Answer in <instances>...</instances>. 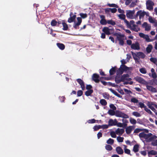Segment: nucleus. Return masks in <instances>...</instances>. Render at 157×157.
Returning a JSON list of instances; mask_svg holds the SVG:
<instances>
[{
    "label": "nucleus",
    "mask_w": 157,
    "mask_h": 157,
    "mask_svg": "<svg viewBox=\"0 0 157 157\" xmlns=\"http://www.w3.org/2000/svg\"><path fill=\"white\" fill-rule=\"evenodd\" d=\"M135 23V22L133 20H131L130 21V22H128V24H126V26L128 28H131L132 27V25H135L134 24Z\"/></svg>",
    "instance_id": "2f4dec72"
},
{
    "label": "nucleus",
    "mask_w": 157,
    "mask_h": 157,
    "mask_svg": "<svg viewBox=\"0 0 157 157\" xmlns=\"http://www.w3.org/2000/svg\"><path fill=\"white\" fill-rule=\"evenodd\" d=\"M121 77L122 80V82H124H124H125V80L129 81L132 80L131 78L129 77V75L128 74H124L121 75Z\"/></svg>",
    "instance_id": "6e6552de"
},
{
    "label": "nucleus",
    "mask_w": 157,
    "mask_h": 157,
    "mask_svg": "<svg viewBox=\"0 0 157 157\" xmlns=\"http://www.w3.org/2000/svg\"><path fill=\"white\" fill-rule=\"evenodd\" d=\"M144 38L145 39L146 41L147 42H149L152 41V40L149 38V36L145 34Z\"/></svg>",
    "instance_id": "a19ab883"
},
{
    "label": "nucleus",
    "mask_w": 157,
    "mask_h": 157,
    "mask_svg": "<svg viewBox=\"0 0 157 157\" xmlns=\"http://www.w3.org/2000/svg\"><path fill=\"white\" fill-rule=\"evenodd\" d=\"M139 145L137 144L134 145L133 151L135 152H136L139 151Z\"/></svg>",
    "instance_id": "7c9ffc66"
},
{
    "label": "nucleus",
    "mask_w": 157,
    "mask_h": 157,
    "mask_svg": "<svg viewBox=\"0 0 157 157\" xmlns=\"http://www.w3.org/2000/svg\"><path fill=\"white\" fill-rule=\"evenodd\" d=\"M101 128V126L100 125H95L94 127V130L95 131H96Z\"/></svg>",
    "instance_id": "09e8293b"
},
{
    "label": "nucleus",
    "mask_w": 157,
    "mask_h": 157,
    "mask_svg": "<svg viewBox=\"0 0 157 157\" xmlns=\"http://www.w3.org/2000/svg\"><path fill=\"white\" fill-rule=\"evenodd\" d=\"M62 24L63 27V30H67L68 28L67 25L65 22H62Z\"/></svg>",
    "instance_id": "473e14b6"
},
{
    "label": "nucleus",
    "mask_w": 157,
    "mask_h": 157,
    "mask_svg": "<svg viewBox=\"0 0 157 157\" xmlns=\"http://www.w3.org/2000/svg\"><path fill=\"white\" fill-rule=\"evenodd\" d=\"M130 122L132 124H136L137 122L136 120L134 118H130Z\"/></svg>",
    "instance_id": "c03bdc74"
},
{
    "label": "nucleus",
    "mask_w": 157,
    "mask_h": 157,
    "mask_svg": "<svg viewBox=\"0 0 157 157\" xmlns=\"http://www.w3.org/2000/svg\"><path fill=\"white\" fill-rule=\"evenodd\" d=\"M139 105L140 108H144V109L146 107V106L144 104L141 102H139Z\"/></svg>",
    "instance_id": "680f3d73"
},
{
    "label": "nucleus",
    "mask_w": 157,
    "mask_h": 157,
    "mask_svg": "<svg viewBox=\"0 0 157 157\" xmlns=\"http://www.w3.org/2000/svg\"><path fill=\"white\" fill-rule=\"evenodd\" d=\"M83 94V91L82 90H79L77 92V96L80 97Z\"/></svg>",
    "instance_id": "e2e57ef3"
},
{
    "label": "nucleus",
    "mask_w": 157,
    "mask_h": 157,
    "mask_svg": "<svg viewBox=\"0 0 157 157\" xmlns=\"http://www.w3.org/2000/svg\"><path fill=\"white\" fill-rule=\"evenodd\" d=\"M92 88V86L90 85H87L86 86V89L88 90H91Z\"/></svg>",
    "instance_id": "69168bd1"
},
{
    "label": "nucleus",
    "mask_w": 157,
    "mask_h": 157,
    "mask_svg": "<svg viewBox=\"0 0 157 157\" xmlns=\"http://www.w3.org/2000/svg\"><path fill=\"white\" fill-rule=\"evenodd\" d=\"M57 21L55 19L52 20L51 22V25L52 26H57Z\"/></svg>",
    "instance_id": "e433bc0d"
},
{
    "label": "nucleus",
    "mask_w": 157,
    "mask_h": 157,
    "mask_svg": "<svg viewBox=\"0 0 157 157\" xmlns=\"http://www.w3.org/2000/svg\"><path fill=\"white\" fill-rule=\"evenodd\" d=\"M80 25H79V24L77 23H74V25H73V27L75 29H79V26Z\"/></svg>",
    "instance_id": "052dcab7"
},
{
    "label": "nucleus",
    "mask_w": 157,
    "mask_h": 157,
    "mask_svg": "<svg viewBox=\"0 0 157 157\" xmlns=\"http://www.w3.org/2000/svg\"><path fill=\"white\" fill-rule=\"evenodd\" d=\"M146 12L144 11H142V10H139L137 12L136 15L135 16V18L137 17L138 16L139 17V19H141V18L144 17Z\"/></svg>",
    "instance_id": "423d86ee"
},
{
    "label": "nucleus",
    "mask_w": 157,
    "mask_h": 157,
    "mask_svg": "<svg viewBox=\"0 0 157 157\" xmlns=\"http://www.w3.org/2000/svg\"><path fill=\"white\" fill-rule=\"evenodd\" d=\"M115 115L117 117H122L124 118H129V116L128 115L119 111H116L115 113Z\"/></svg>",
    "instance_id": "20e7f679"
},
{
    "label": "nucleus",
    "mask_w": 157,
    "mask_h": 157,
    "mask_svg": "<svg viewBox=\"0 0 157 157\" xmlns=\"http://www.w3.org/2000/svg\"><path fill=\"white\" fill-rule=\"evenodd\" d=\"M118 17L119 18L122 20H123L124 21V22L126 24H128V21L125 19V14H121L118 15Z\"/></svg>",
    "instance_id": "aec40b11"
},
{
    "label": "nucleus",
    "mask_w": 157,
    "mask_h": 157,
    "mask_svg": "<svg viewBox=\"0 0 157 157\" xmlns=\"http://www.w3.org/2000/svg\"><path fill=\"white\" fill-rule=\"evenodd\" d=\"M99 75L96 73L94 74L92 76L93 80L97 83H98L100 81V80L99 79Z\"/></svg>",
    "instance_id": "f8f14e48"
},
{
    "label": "nucleus",
    "mask_w": 157,
    "mask_h": 157,
    "mask_svg": "<svg viewBox=\"0 0 157 157\" xmlns=\"http://www.w3.org/2000/svg\"><path fill=\"white\" fill-rule=\"evenodd\" d=\"M116 150L117 153L121 155L124 153L123 149L119 146L117 147Z\"/></svg>",
    "instance_id": "4be33fe9"
},
{
    "label": "nucleus",
    "mask_w": 157,
    "mask_h": 157,
    "mask_svg": "<svg viewBox=\"0 0 157 157\" xmlns=\"http://www.w3.org/2000/svg\"><path fill=\"white\" fill-rule=\"evenodd\" d=\"M147 9L151 11L153 10V6L154 5V2L151 0L147 1L146 2Z\"/></svg>",
    "instance_id": "39448f33"
},
{
    "label": "nucleus",
    "mask_w": 157,
    "mask_h": 157,
    "mask_svg": "<svg viewBox=\"0 0 157 157\" xmlns=\"http://www.w3.org/2000/svg\"><path fill=\"white\" fill-rule=\"evenodd\" d=\"M122 78L121 75H117L115 78V81L117 84H119L121 82H122Z\"/></svg>",
    "instance_id": "f3484780"
},
{
    "label": "nucleus",
    "mask_w": 157,
    "mask_h": 157,
    "mask_svg": "<svg viewBox=\"0 0 157 157\" xmlns=\"http://www.w3.org/2000/svg\"><path fill=\"white\" fill-rule=\"evenodd\" d=\"M56 45L61 50H63L65 48V46L63 44L57 43Z\"/></svg>",
    "instance_id": "a878e982"
},
{
    "label": "nucleus",
    "mask_w": 157,
    "mask_h": 157,
    "mask_svg": "<svg viewBox=\"0 0 157 157\" xmlns=\"http://www.w3.org/2000/svg\"><path fill=\"white\" fill-rule=\"evenodd\" d=\"M93 90H87L85 92V94L87 96H90L93 93Z\"/></svg>",
    "instance_id": "cd10ccee"
},
{
    "label": "nucleus",
    "mask_w": 157,
    "mask_h": 157,
    "mask_svg": "<svg viewBox=\"0 0 157 157\" xmlns=\"http://www.w3.org/2000/svg\"><path fill=\"white\" fill-rule=\"evenodd\" d=\"M135 80L139 82L146 85L147 84L146 82L143 78L137 76L134 78Z\"/></svg>",
    "instance_id": "1a4fd4ad"
},
{
    "label": "nucleus",
    "mask_w": 157,
    "mask_h": 157,
    "mask_svg": "<svg viewBox=\"0 0 157 157\" xmlns=\"http://www.w3.org/2000/svg\"><path fill=\"white\" fill-rule=\"evenodd\" d=\"M117 120L116 119L114 120L111 119L108 121V124L109 126H116L117 124Z\"/></svg>",
    "instance_id": "4468645a"
},
{
    "label": "nucleus",
    "mask_w": 157,
    "mask_h": 157,
    "mask_svg": "<svg viewBox=\"0 0 157 157\" xmlns=\"http://www.w3.org/2000/svg\"><path fill=\"white\" fill-rule=\"evenodd\" d=\"M144 109L146 112H147L149 114H150L151 115H153V113L151 112V111L150 110V109L147 108V107L145 108V109Z\"/></svg>",
    "instance_id": "bf43d9fd"
},
{
    "label": "nucleus",
    "mask_w": 157,
    "mask_h": 157,
    "mask_svg": "<svg viewBox=\"0 0 157 157\" xmlns=\"http://www.w3.org/2000/svg\"><path fill=\"white\" fill-rule=\"evenodd\" d=\"M135 12V11L134 10H133L132 11L130 10H127L126 14L127 17L130 19H133V16Z\"/></svg>",
    "instance_id": "9b49d317"
},
{
    "label": "nucleus",
    "mask_w": 157,
    "mask_h": 157,
    "mask_svg": "<svg viewBox=\"0 0 157 157\" xmlns=\"http://www.w3.org/2000/svg\"><path fill=\"white\" fill-rule=\"evenodd\" d=\"M107 23L112 25H116L115 22L112 19L107 20Z\"/></svg>",
    "instance_id": "ea45409f"
},
{
    "label": "nucleus",
    "mask_w": 157,
    "mask_h": 157,
    "mask_svg": "<svg viewBox=\"0 0 157 157\" xmlns=\"http://www.w3.org/2000/svg\"><path fill=\"white\" fill-rule=\"evenodd\" d=\"M152 49V45L150 44L146 48V51L148 53L151 52Z\"/></svg>",
    "instance_id": "bb28decb"
},
{
    "label": "nucleus",
    "mask_w": 157,
    "mask_h": 157,
    "mask_svg": "<svg viewBox=\"0 0 157 157\" xmlns=\"http://www.w3.org/2000/svg\"><path fill=\"white\" fill-rule=\"evenodd\" d=\"M131 102L134 103H137L139 102L138 100L136 98H132L131 100Z\"/></svg>",
    "instance_id": "3c124183"
},
{
    "label": "nucleus",
    "mask_w": 157,
    "mask_h": 157,
    "mask_svg": "<svg viewBox=\"0 0 157 157\" xmlns=\"http://www.w3.org/2000/svg\"><path fill=\"white\" fill-rule=\"evenodd\" d=\"M152 135V134L150 133H149L148 134L145 133L144 138L147 141V140H148V139L149 138V137L151 136Z\"/></svg>",
    "instance_id": "c85d7f7f"
},
{
    "label": "nucleus",
    "mask_w": 157,
    "mask_h": 157,
    "mask_svg": "<svg viewBox=\"0 0 157 157\" xmlns=\"http://www.w3.org/2000/svg\"><path fill=\"white\" fill-rule=\"evenodd\" d=\"M70 17L68 18L67 21L69 23H71L73 22L75 20L76 18V15H73V12H71L70 13Z\"/></svg>",
    "instance_id": "9d476101"
},
{
    "label": "nucleus",
    "mask_w": 157,
    "mask_h": 157,
    "mask_svg": "<svg viewBox=\"0 0 157 157\" xmlns=\"http://www.w3.org/2000/svg\"><path fill=\"white\" fill-rule=\"evenodd\" d=\"M108 113L109 115L111 116L115 115V112L114 110L111 109H110L109 110Z\"/></svg>",
    "instance_id": "58836bf2"
},
{
    "label": "nucleus",
    "mask_w": 157,
    "mask_h": 157,
    "mask_svg": "<svg viewBox=\"0 0 157 157\" xmlns=\"http://www.w3.org/2000/svg\"><path fill=\"white\" fill-rule=\"evenodd\" d=\"M131 48L134 50H139L140 49V45L138 42L132 44L131 46Z\"/></svg>",
    "instance_id": "2eb2a0df"
},
{
    "label": "nucleus",
    "mask_w": 157,
    "mask_h": 157,
    "mask_svg": "<svg viewBox=\"0 0 157 157\" xmlns=\"http://www.w3.org/2000/svg\"><path fill=\"white\" fill-rule=\"evenodd\" d=\"M106 149L108 151H111L113 148L112 147L109 145H106L105 146Z\"/></svg>",
    "instance_id": "49530a36"
},
{
    "label": "nucleus",
    "mask_w": 157,
    "mask_h": 157,
    "mask_svg": "<svg viewBox=\"0 0 157 157\" xmlns=\"http://www.w3.org/2000/svg\"><path fill=\"white\" fill-rule=\"evenodd\" d=\"M109 90L113 94H114L115 95L117 96L118 97L121 98V96L117 93L115 90L112 89V88L109 89Z\"/></svg>",
    "instance_id": "393cba45"
},
{
    "label": "nucleus",
    "mask_w": 157,
    "mask_h": 157,
    "mask_svg": "<svg viewBox=\"0 0 157 157\" xmlns=\"http://www.w3.org/2000/svg\"><path fill=\"white\" fill-rule=\"evenodd\" d=\"M76 81L80 85L82 90H84L85 89V86L83 81L80 78L77 79Z\"/></svg>",
    "instance_id": "ddd939ff"
},
{
    "label": "nucleus",
    "mask_w": 157,
    "mask_h": 157,
    "mask_svg": "<svg viewBox=\"0 0 157 157\" xmlns=\"http://www.w3.org/2000/svg\"><path fill=\"white\" fill-rule=\"evenodd\" d=\"M137 55L140 58L144 59L145 56V55L142 52H140L137 53Z\"/></svg>",
    "instance_id": "72a5a7b5"
},
{
    "label": "nucleus",
    "mask_w": 157,
    "mask_h": 157,
    "mask_svg": "<svg viewBox=\"0 0 157 157\" xmlns=\"http://www.w3.org/2000/svg\"><path fill=\"white\" fill-rule=\"evenodd\" d=\"M124 138L120 136H118L117 138V140L119 142H122L123 141Z\"/></svg>",
    "instance_id": "603ef678"
},
{
    "label": "nucleus",
    "mask_w": 157,
    "mask_h": 157,
    "mask_svg": "<svg viewBox=\"0 0 157 157\" xmlns=\"http://www.w3.org/2000/svg\"><path fill=\"white\" fill-rule=\"evenodd\" d=\"M137 26L136 25H133L132 27H131V28H129L131 30H133L136 32H137L140 30V29L139 28H136Z\"/></svg>",
    "instance_id": "b1692460"
},
{
    "label": "nucleus",
    "mask_w": 157,
    "mask_h": 157,
    "mask_svg": "<svg viewBox=\"0 0 157 157\" xmlns=\"http://www.w3.org/2000/svg\"><path fill=\"white\" fill-rule=\"evenodd\" d=\"M108 6L110 7H115L117 8H118V6L115 4L109 3L108 4Z\"/></svg>",
    "instance_id": "4d7b16f0"
},
{
    "label": "nucleus",
    "mask_w": 157,
    "mask_h": 157,
    "mask_svg": "<svg viewBox=\"0 0 157 157\" xmlns=\"http://www.w3.org/2000/svg\"><path fill=\"white\" fill-rule=\"evenodd\" d=\"M133 129L132 126H130L128 127L126 129V133L128 134H130L132 132Z\"/></svg>",
    "instance_id": "5701e85b"
},
{
    "label": "nucleus",
    "mask_w": 157,
    "mask_h": 157,
    "mask_svg": "<svg viewBox=\"0 0 157 157\" xmlns=\"http://www.w3.org/2000/svg\"><path fill=\"white\" fill-rule=\"evenodd\" d=\"M142 131H143L142 129L137 128L134 130V133H137Z\"/></svg>",
    "instance_id": "6e6d98bb"
},
{
    "label": "nucleus",
    "mask_w": 157,
    "mask_h": 157,
    "mask_svg": "<svg viewBox=\"0 0 157 157\" xmlns=\"http://www.w3.org/2000/svg\"><path fill=\"white\" fill-rule=\"evenodd\" d=\"M109 107L111 108L113 110H116V107L113 104H111L110 105Z\"/></svg>",
    "instance_id": "338daca9"
},
{
    "label": "nucleus",
    "mask_w": 157,
    "mask_h": 157,
    "mask_svg": "<svg viewBox=\"0 0 157 157\" xmlns=\"http://www.w3.org/2000/svg\"><path fill=\"white\" fill-rule=\"evenodd\" d=\"M148 20L149 22L151 23H155L157 22V21L151 17H149L148 18Z\"/></svg>",
    "instance_id": "f704fd0d"
},
{
    "label": "nucleus",
    "mask_w": 157,
    "mask_h": 157,
    "mask_svg": "<svg viewBox=\"0 0 157 157\" xmlns=\"http://www.w3.org/2000/svg\"><path fill=\"white\" fill-rule=\"evenodd\" d=\"M132 114L136 117H140L141 116V114L137 112H133L132 113Z\"/></svg>",
    "instance_id": "79ce46f5"
},
{
    "label": "nucleus",
    "mask_w": 157,
    "mask_h": 157,
    "mask_svg": "<svg viewBox=\"0 0 157 157\" xmlns=\"http://www.w3.org/2000/svg\"><path fill=\"white\" fill-rule=\"evenodd\" d=\"M114 142V140L113 139L111 138L109 139L107 141V143L108 144L112 145Z\"/></svg>",
    "instance_id": "37998d69"
},
{
    "label": "nucleus",
    "mask_w": 157,
    "mask_h": 157,
    "mask_svg": "<svg viewBox=\"0 0 157 157\" xmlns=\"http://www.w3.org/2000/svg\"><path fill=\"white\" fill-rule=\"evenodd\" d=\"M151 144L153 146H157V140H156L155 141L152 142L151 143Z\"/></svg>",
    "instance_id": "774afa93"
},
{
    "label": "nucleus",
    "mask_w": 157,
    "mask_h": 157,
    "mask_svg": "<svg viewBox=\"0 0 157 157\" xmlns=\"http://www.w3.org/2000/svg\"><path fill=\"white\" fill-rule=\"evenodd\" d=\"M148 154L153 155H155L157 154V152L154 150H152L148 152Z\"/></svg>",
    "instance_id": "a18cd8bd"
},
{
    "label": "nucleus",
    "mask_w": 157,
    "mask_h": 157,
    "mask_svg": "<svg viewBox=\"0 0 157 157\" xmlns=\"http://www.w3.org/2000/svg\"><path fill=\"white\" fill-rule=\"evenodd\" d=\"M116 131L115 132L114 131H112L110 132V135L111 136L114 138H115L116 137Z\"/></svg>",
    "instance_id": "864d4df0"
},
{
    "label": "nucleus",
    "mask_w": 157,
    "mask_h": 157,
    "mask_svg": "<svg viewBox=\"0 0 157 157\" xmlns=\"http://www.w3.org/2000/svg\"><path fill=\"white\" fill-rule=\"evenodd\" d=\"M150 60L151 61L155 64H156V62L157 61V59L155 58L151 57L150 59Z\"/></svg>",
    "instance_id": "5fc2aeb1"
},
{
    "label": "nucleus",
    "mask_w": 157,
    "mask_h": 157,
    "mask_svg": "<svg viewBox=\"0 0 157 157\" xmlns=\"http://www.w3.org/2000/svg\"><path fill=\"white\" fill-rule=\"evenodd\" d=\"M79 15L81 17V18H86L87 16V15L86 13H80Z\"/></svg>",
    "instance_id": "de8ad7c7"
},
{
    "label": "nucleus",
    "mask_w": 157,
    "mask_h": 157,
    "mask_svg": "<svg viewBox=\"0 0 157 157\" xmlns=\"http://www.w3.org/2000/svg\"><path fill=\"white\" fill-rule=\"evenodd\" d=\"M101 20L100 21V23L102 25H106L107 23V21H106L105 19V16L103 15H101L100 16Z\"/></svg>",
    "instance_id": "dca6fc26"
},
{
    "label": "nucleus",
    "mask_w": 157,
    "mask_h": 157,
    "mask_svg": "<svg viewBox=\"0 0 157 157\" xmlns=\"http://www.w3.org/2000/svg\"><path fill=\"white\" fill-rule=\"evenodd\" d=\"M129 70V68L124 65H121L120 67L117 70V75H122L124 71H127Z\"/></svg>",
    "instance_id": "f257e3e1"
},
{
    "label": "nucleus",
    "mask_w": 157,
    "mask_h": 157,
    "mask_svg": "<svg viewBox=\"0 0 157 157\" xmlns=\"http://www.w3.org/2000/svg\"><path fill=\"white\" fill-rule=\"evenodd\" d=\"M77 19L78 21V22L77 23L80 25L82 22V20L81 18L80 17H77Z\"/></svg>",
    "instance_id": "0e129e2a"
},
{
    "label": "nucleus",
    "mask_w": 157,
    "mask_h": 157,
    "mask_svg": "<svg viewBox=\"0 0 157 157\" xmlns=\"http://www.w3.org/2000/svg\"><path fill=\"white\" fill-rule=\"evenodd\" d=\"M114 35L117 36V39L119 41V44L121 46H123L124 44V36L123 34L118 33H115Z\"/></svg>",
    "instance_id": "f03ea898"
},
{
    "label": "nucleus",
    "mask_w": 157,
    "mask_h": 157,
    "mask_svg": "<svg viewBox=\"0 0 157 157\" xmlns=\"http://www.w3.org/2000/svg\"><path fill=\"white\" fill-rule=\"evenodd\" d=\"M153 105L156 109H157V105L156 104L155 102H151L148 105V106L149 108H150L152 111H153L155 113V114L157 113L156 110L152 106Z\"/></svg>",
    "instance_id": "0eeeda50"
},
{
    "label": "nucleus",
    "mask_w": 157,
    "mask_h": 157,
    "mask_svg": "<svg viewBox=\"0 0 157 157\" xmlns=\"http://www.w3.org/2000/svg\"><path fill=\"white\" fill-rule=\"evenodd\" d=\"M100 102L101 104L103 106L106 105L107 104L106 101L104 99H102L100 100Z\"/></svg>",
    "instance_id": "c9c22d12"
},
{
    "label": "nucleus",
    "mask_w": 157,
    "mask_h": 157,
    "mask_svg": "<svg viewBox=\"0 0 157 157\" xmlns=\"http://www.w3.org/2000/svg\"><path fill=\"white\" fill-rule=\"evenodd\" d=\"M117 66H115L112 67L109 71V74L110 75H114L116 72H117Z\"/></svg>",
    "instance_id": "6ab92c4d"
},
{
    "label": "nucleus",
    "mask_w": 157,
    "mask_h": 157,
    "mask_svg": "<svg viewBox=\"0 0 157 157\" xmlns=\"http://www.w3.org/2000/svg\"><path fill=\"white\" fill-rule=\"evenodd\" d=\"M140 72L144 74H146L147 73V71L145 68H142L140 69Z\"/></svg>",
    "instance_id": "13d9d810"
},
{
    "label": "nucleus",
    "mask_w": 157,
    "mask_h": 157,
    "mask_svg": "<svg viewBox=\"0 0 157 157\" xmlns=\"http://www.w3.org/2000/svg\"><path fill=\"white\" fill-rule=\"evenodd\" d=\"M124 152L125 153L128 154L129 155H131V154H130V151L129 149H127V146L126 145H124Z\"/></svg>",
    "instance_id": "4c0bfd02"
},
{
    "label": "nucleus",
    "mask_w": 157,
    "mask_h": 157,
    "mask_svg": "<svg viewBox=\"0 0 157 157\" xmlns=\"http://www.w3.org/2000/svg\"><path fill=\"white\" fill-rule=\"evenodd\" d=\"M157 138V136H156L155 135H152L151 136L149 137V138L148 139V140H147V142H150V141H152Z\"/></svg>",
    "instance_id": "c756f323"
},
{
    "label": "nucleus",
    "mask_w": 157,
    "mask_h": 157,
    "mask_svg": "<svg viewBox=\"0 0 157 157\" xmlns=\"http://www.w3.org/2000/svg\"><path fill=\"white\" fill-rule=\"evenodd\" d=\"M103 96L105 99H109V94L107 93H105L103 94Z\"/></svg>",
    "instance_id": "8fccbe9b"
},
{
    "label": "nucleus",
    "mask_w": 157,
    "mask_h": 157,
    "mask_svg": "<svg viewBox=\"0 0 157 157\" xmlns=\"http://www.w3.org/2000/svg\"><path fill=\"white\" fill-rule=\"evenodd\" d=\"M115 131L116 134L121 136L124 133V130L123 128H118Z\"/></svg>",
    "instance_id": "412c9836"
},
{
    "label": "nucleus",
    "mask_w": 157,
    "mask_h": 157,
    "mask_svg": "<svg viewBox=\"0 0 157 157\" xmlns=\"http://www.w3.org/2000/svg\"><path fill=\"white\" fill-rule=\"evenodd\" d=\"M102 31L106 34L109 35L113 33L114 32L113 28H110L108 27H104L102 29Z\"/></svg>",
    "instance_id": "7ed1b4c3"
},
{
    "label": "nucleus",
    "mask_w": 157,
    "mask_h": 157,
    "mask_svg": "<svg viewBox=\"0 0 157 157\" xmlns=\"http://www.w3.org/2000/svg\"><path fill=\"white\" fill-rule=\"evenodd\" d=\"M147 83L145 85L146 86L147 89L149 91H150L152 92L156 93L157 92V90L155 88L151 86H148L147 85Z\"/></svg>",
    "instance_id": "a211bd4d"
}]
</instances>
